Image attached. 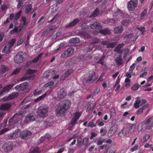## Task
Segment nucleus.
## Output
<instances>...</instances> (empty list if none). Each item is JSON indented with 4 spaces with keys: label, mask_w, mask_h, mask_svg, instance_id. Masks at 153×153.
I'll use <instances>...</instances> for the list:
<instances>
[{
    "label": "nucleus",
    "mask_w": 153,
    "mask_h": 153,
    "mask_svg": "<svg viewBox=\"0 0 153 153\" xmlns=\"http://www.w3.org/2000/svg\"><path fill=\"white\" fill-rule=\"evenodd\" d=\"M40 148L39 147H36L33 150H30L29 153H40Z\"/></svg>",
    "instance_id": "58836bf2"
},
{
    "label": "nucleus",
    "mask_w": 153,
    "mask_h": 153,
    "mask_svg": "<svg viewBox=\"0 0 153 153\" xmlns=\"http://www.w3.org/2000/svg\"><path fill=\"white\" fill-rule=\"evenodd\" d=\"M52 124L51 122H49L47 121H45L43 123V125L46 128L50 126Z\"/></svg>",
    "instance_id": "052dcab7"
},
{
    "label": "nucleus",
    "mask_w": 153,
    "mask_h": 153,
    "mask_svg": "<svg viewBox=\"0 0 153 153\" xmlns=\"http://www.w3.org/2000/svg\"><path fill=\"white\" fill-rule=\"evenodd\" d=\"M97 74L95 72L90 74L88 78H85L82 81L83 85L88 86V84H91L94 81L98 78Z\"/></svg>",
    "instance_id": "7ed1b4c3"
},
{
    "label": "nucleus",
    "mask_w": 153,
    "mask_h": 153,
    "mask_svg": "<svg viewBox=\"0 0 153 153\" xmlns=\"http://www.w3.org/2000/svg\"><path fill=\"white\" fill-rule=\"evenodd\" d=\"M43 54V53H41L39 54L38 56L36 57L32 61V62L33 63H36L42 57V55Z\"/></svg>",
    "instance_id": "f704fd0d"
},
{
    "label": "nucleus",
    "mask_w": 153,
    "mask_h": 153,
    "mask_svg": "<svg viewBox=\"0 0 153 153\" xmlns=\"http://www.w3.org/2000/svg\"><path fill=\"white\" fill-rule=\"evenodd\" d=\"M22 12V10H21L15 14L14 18V20L15 21H17L19 19L21 14Z\"/></svg>",
    "instance_id": "a19ab883"
},
{
    "label": "nucleus",
    "mask_w": 153,
    "mask_h": 153,
    "mask_svg": "<svg viewBox=\"0 0 153 153\" xmlns=\"http://www.w3.org/2000/svg\"><path fill=\"white\" fill-rule=\"evenodd\" d=\"M33 105V104L32 103H30L27 105H24V106L22 107L21 108L22 109H24L27 108H30Z\"/></svg>",
    "instance_id": "864d4df0"
},
{
    "label": "nucleus",
    "mask_w": 153,
    "mask_h": 153,
    "mask_svg": "<svg viewBox=\"0 0 153 153\" xmlns=\"http://www.w3.org/2000/svg\"><path fill=\"white\" fill-rule=\"evenodd\" d=\"M37 71V70H32L31 69H28L27 70V73L29 74H32L35 73H36Z\"/></svg>",
    "instance_id": "13d9d810"
},
{
    "label": "nucleus",
    "mask_w": 153,
    "mask_h": 153,
    "mask_svg": "<svg viewBox=\"0 0 153 153\" xmlns=\"http://www.w3.org/2000/svg\"><path fill=\"white\" fill-rule=\"evenodd\" d=\"M82 139L80 137L77 139V145L78 146H80L82 145L83 144L82 141Z\"/></svg>",
    "instance_id": "09e8293b"
},
{
    "label": "nucleus",
    "mask_w": 153,
    "mask_h": 153,
    "mask_svg": "<svg viewBox=\"0 0 153 153\" xmlns=\"http://www.w3.org/2000/svg\"><path fill=\"white\" fill-rule=\"evenodd\" d=\"M100 90V89L98 88H96V89L94 90V94L93 95L92 97L93 98L95 96H96L97 94L99 92Z\"/></svg>",
    "instance_id": "69168bd1"
},
{
    "label": "nucleus",
    "mask_w": 153,
    "mask_h": 153,
    "mask_svg": "<svg viewBox=\"0 0 153 153\" xmlns=\"http://www.w3.org/2000/svg\"><path fill=\"white\" fill-rule=\"evenodd\" d=\"M42 90L37 91V90L36 89L33 91V94L34 96H36L42 93Z\"/></svg>",
    "instance_id": "4d7b16f0"
},
{
    "label": "nucleus",
    "mask_w": 153,
    "mask_h": 153,
    "mask_svg": "<svg viewBox=\"0 0 153 153\" xmlns=\"http://www.w3.org/2000/svg\"><path fill=\"white\" fill-rule=\"evenodd\" d=\"M66 91L65 88H62L58 91L57 96L60 99H63L66 96Z\"/></svg>",
    "instance_id": "a211bd4d"
},
{
    "label": "nucleus",
    "mask_w": 153,
    "mask_h": 153,
    "mask_svg": "<svg viewBox=\"0 0 153 153\" xmlns=\"http://www.w3.org/2000/svg\"><path fill=\"white\" fill-rule=\"evenodd\" d=\"M97 144L98 145H102L103 142L105 141V139H102V138H99L97 140Z\"/></svg>",
    "instance_id": "49530a36"
},
{
    "label": "nucleus",
    "mask_w": 153,
    "mask_h": 153,
    "mask_svg": "<svg viewBox=\"0 0 153 153\" xmlns=\"http://www.w3.org/2000/svg\"><path fill=\"white\" fill-rule=\"evenodd\" d=\"M115 61L116 63L118 65H120L122 64L123 60L121 57H119L116 59Z\"/></svg>",
    "instance_id": "c03bdc74"
},
{
    "label": "nucleus",
    "mask_w": 153,
    "mask_h": 153,
    "mask_svg": "<svg viewBox=\"0 0 153 153\" xmlns=\"http://www.w3.org/2000/svg\"><path fill=\"white\" fill-rule=\"evenodd\" d=\"M25 39L23 38H21L17 42V46H19L21 45L24 41Z\"/></svg>",
    "instance_id": "e2e57ef3"
},
{
    "label": "nucleus",
    "mask_w": 153,
    "mask_h": 153,
    "mask_svg": "<svg viewBox=\"0 0 153 153\" xmlns=\"http://www.w3.org/2000/svg\"><path fill=\"white\" fill-rule=\"evenodd\" d=\"M82 29L83 30L86 28H88V26L86 25V24L85 23H83L81 25Z\"/></svg>",
    "instance_id": "0e129e2a"
},
{
    "label": "nucleus",
    "mask_w": 153,
    "mask_h": 153,
    "mask_svg": "<svg viewBox=\"0 0 153 153\" xmlns=\"http://www.w3.org/2000/svg\"><path fill=\"white\" fill-rule=\"evenodd\" d=\"M102 42L100 41L99 39L96 38L93 40L92 42H91V44L93 45V44H97L99 43H101Z\"/></svg>",
    "instance_id": "de8ad7c7"
},
{
    "label": "nucleus",
    "mask_w": 153,
    "mask_h": 153,
    "mask_svg": "<svg viewBox=\"0 0 153 153\" xmlns=\"http://www.w3.org/2000/svg\"><path fill=\"white\" fill-rule=\"evenodd\" d=\"M137 0H131L128 2V8L130 10H132L137 7Z\"/></svg>",
    "instance_id": "4468645a"
},
{
    "label": "nucleus",
    "mask_w": 153,
    "mask_h": 153,
    "mask_svg": "<svg viewBox=\"0 0 153 153\" xmlns=\"http://www.w3.org/2000/svg\"><path fill=\"white\" fill-rule=\"evenodd\" d=\"M35 120V115L34 113H29L27 116H25V123L26 124L28 123L29 122L34 121Z\"/></svg>",
    "instance_id": "f8f14e48"
},
{
    "label": "nucleus",
    "mask_w": 153,
    "mask_h": 153,
    "mask_svg": "<svg viewBox=\"0 0 153 153\" xmlns=\"http://www.w3.org/2000/svg\"><path fill=\"white\" fill-rule=\"evenodd\" d=\"M94 47V45L92 44H90L86 47L84 51L86 52H90Z\"/></svg>",
    "instance_id": "c756f323"
},
{
    "label": "nucleus",
    "mask_w": 153,
    "mask_h": 153,
    "mask_svg": "<svg viewBox=\"0 0 153 153\" xmlns=\"http://www.w3.org/2000/svg\"><path fill=\"white\" fill-rule=\"evenodd\" d=\"M79 35L81 36H83L85 38L88 39L90 37V36L87 33L84 31L80 32Z\"/></svg>",
    "instance_id": "473e14b6"
},
{
    "label": "nucleus",
    "mask_w": 153,
    "mask_h": 153,
    "mask_svg": "<svg viewBox=\"0 0 153 153\" xmlns=\"http://www.w3.org/2000/svg\"><path fill=\"white\" fill-rule=\"evenodd\" d=\"M124 44L122 43L118 44L116 47L115 49V51L118 53H122L121 48L123 47Z\"/></svg>",
    "instance_id": "5701e85b"
},
{
    "label": "nucleus",
    "mask_w": 153,
    "mask_h": 153,
    "mask_svg": "<svg viewBox=\"0 0 153 153\" xmlns=\"http://www.w3.org/2000/svg\"><path fill=\"white\" fill-rule=\"evenodd\" d=\"M21 134V130L19 129L16 130L14 133L8 136L9 138L11 139H14L19 137Z\"/></svg>",
    "instance_id": "dca6fc26"
},
{
    "label": "nucleus",
    "mask_w": 153,
    "mask_h": 153,
    "mask_svg": "<svg viewBox=\"0 0 153 153\" xmlns=\"http://www.w3.org/2000/svg\"><path fill=\"white\" fill-rule=\"evenodd\" d=\"M123 30L122 26H119L114 28V32L116 33H122Z\"/></svg>",
    "instance_id": "393cba45"
},
{
    "label": "nucleus",
    "mask_w": 153,
    "mask_h": 153,
    "mask_svg": "<svg viewBox=\"0 0 153 153\" xmlns=\"http://www.w3.org/2000/svg\"><path fill=\"white\" fill-rule=\"evenodd\" d=\"M90 57L88 54L80 55L79 58L80 60L82 61H85L88 60L90 59Z\"/></svg>",
    "instance_id": "cd10ccee"
},
{
    "label": "nucleus",
    "mask_w": 153,
    "mask_h": 153,
    "mask_svg": "<svg viewBox=\"0 0 153 153\" xmlns=\"http://www.w3.org/2000/svg\"><path fill=\"white\" fill-rule=\"evenodd\" d=\"M80 42V39L79 38L75 37L69 40L70 43L77 44Z\"/></svg>",
    "instance_id": "c85d7f7f"
},
{
    "label": "nucleus",
    "mask_w": 153,
    "mask_h": 153,
    "mask_svg": "<svg viewBox=\"0 0 153 153\" xmlns=\"http://www.w3.org/2000/svg\"><path fill=\"white\" fill-rule=\"evenodd\" d=\"M9 69L7 66L2 65L0 67V72L1 74L4 73L9 70Z\"/></svg>",
    "instance_id": "a878e982"
},
{
    "label": "nucleus",
    "mask_w": 153,
    "mask_h": 153,
    "mask_svg": "<svg viewBox=\"0 0 153 153\" xmlns=\"http://www.w3.org/2000/svg\"><path fill=\"white\" fill-rule=\"evenodd\" d=\"M13 148V144L12 142L8 141L5 142L3 145L2 149L6 152H9Z\"/></svg>",
    "instance_id": "6e6552de"
},
{
    "label": "nucleus",
    "mask_w": 153,
    "mask_h": 153,
    "mask_svg": "<svg viewBox=\"0 0 153 153\" xmlns=\"http://www.w3.org/2000/svg\"><path fill=\"white\" fill-rule=\"evenodd\" d=\"M64 43L63 42L61 43L59 45V48L56 50H54L53 52H55L56 51L59 50L62 47L64 46Z\"/></svg>",
    "instance_id": "bf43d9fd"
},
{
    "label": "nucleus",
    "mask_w": 153,
    "mask_h": 153,
    "mask_svg": "<svg viewBox=\"0 0 153 153\" xmlns=\"http://www.w3.org/2000/svg\"><path fill=\"white\" fill-rule=\"evenodd\" d=\"M23 113V111H21L19 113L15 114L13 117L9 119V122L12 123L14 124L17 123L19 121V117L22 115Z\"/></svg>",
    "instance_id": "0eeeda50"
},
{
    "label": "nucleus",
    "mask_w": 153,
    "mask_h": 153,
    "mask_svg": "<svg viewBox=\"0 0 153 153\" xmlns=\"http://www.w3.org/2000/svg\"><path fill=\"white\" fill-rule=\"evenodd\" d=\"M21 20L23 22V24L22 25H23V27L25 28L26 26L28 24V22L26 21V19L25 17L22 16L21 18Z\"/></svg>",
    "instance_id": "4c0bfd02"
},
{
    "label": "nucleus",
    "mask_w": 153,
    "mask_h": 153,
    "mask_svg": "<svg viewBox=\"0 0 153 153\" xmlns=\"http://www.w3.org/2000/svg\"><path fill=\"white\" fill-rule=\"evenodd\" d=\"M12 104L11 103L7 102L2 104L0 106V110L8 111L11 109Z\"/></svg>",
    "instance_id": "2eb2a0df"
},
{
    "label": "nucleus",
    "mask_w": 153,
    "mask_h": 153,
    "mask_svg": "<svg viewBox=\"0 0 153 153\" xmlns=\"http://www.w3.org/2000/svg\"><path fill=\"white\" fill-rule=\"evenodd\" d=\"M11 48H10V46L8 45L4 46V49L2 51V52L4 53H7L9 52Z\"/></svg>",
    "instance_id": "37998d69"
},
{
    "label": "nucleus",
    "mask_w": 153,
    "mask_h": 153,
    "mask_svg": "<svg viewBox=\"0 0 153 153\" xmlns=\"http://www.w3.org/2000/svg\"><path fill=\"white\" fill-rule=\"evenodd\" d=\"M80 21V20L78 18L74 19L73 21L68 24H66L65 26V27L67 28H70L75 26Z\"/></svg>",
    "instance_id": "6ab92c4d"
},
{
    "label": "nucleus",
    "mask_w": 153,
    "mask_h": 153,
    "mask_svg": "<svg viewBox=\"0 0 153 153\" xmlns=\"http://www.w3.org/2000/svg\"><path fill=\"white\" fill-rule=\"evenodd\" d=\"M150 136L149 134H147L143 136V138L141 140L142 143H144L147 141V140L149 138Z\"/></svg>",
    "instance_id": "79ce46f5"
},
{
    "label": "nucleus",
    "mask_w": 153,
    "mask_h": 153,
    "mask_svg": "<svg viewBox=\"0 0 153 153\" xmlns=\"http://www.w3.org/2000/svg\"><path fill=\"white\" fill-rule=\"evenodd\" d=\"M136 126V124H131L129 128L128 132L130 133L133 132Z\"/></svg>",
    "instance_id": "72a5a7b5"
},
{
    "label": "nucleus",
    "mask_w": 153,
    "mask_h": 153,
    "mask_svg": "<svg viewBox=\"0 0 153 153\" xmlns=\"http://www.w3.org/2000/svg\"><path fill=\"white\" fill-rule=\"evenodd\" d=\"M117 129L116 126H114L111 127L108 132V135L110 136L113 135Z\"/></svg>",
    "instance_id": "4be33fe9"
},
{
    "label": "nucleus",
    "mask_w": 153,
    "mask_h": 153,
    "mask_svg": "<svg viewBox=\"0 0 153 153\" xmlns=\"http://www.w3.org/2000/svg\"><path fill=\"white\" fill-rule=\"evenodd\" d=\"M30 96H28L26 97L23 100V101L21 102L20 105H23L24 103H26L27 102L30 100Z\"/></svg>",
    "instance_id": "8fccbe9b"
},
{
    "label": "nucleus",
    "mask_w": 153,
    "mask_h": 153,
    "mask_svg": "<svg viewBox=\"0 0 153 153\" xmlns=\"http://www.w3.org/2000/svg\"><path fill=\"white\" fill-rule=\"evenodd\" d=\"M32 134L31 132L28 130H25L21 132V138L24 140L30 138Z\"/></svg>",
    "instance_id": "ddd939ff"
},
{
    "label": "nucleus",
    "mask_w": 153,
    "mask_h": 153,
    "mask_svg": "<svg viewBox=\"0 0 153 153\" xmlns=\"http://www.w3.org/2000/svg\"><path fill=\"white\" fill-rule=\"evenodd\" d=\"M54 84V82L52 81H51L45 84L44 85V87L45 88L48 87L49 88H51L53 85Z\"/></svg>",
    "instance_id": "2f4dec72"
},
{
    "label": "nucleus",
    "mask_w": 153,
    "mask_h": 153,
    "mask_svg": "<svg viewBox=\"0 0 153 153\" xmlns=\"http://www.w3.org/2000/svg\"><path fill=\"white\" fill-rule=\"evenodd\" d=\"M105 58V55H103L101 57L100 59L98 60L97 63L98 64H101L102 65H103Z\"/></svg>",
    "instance_id": "ea45409f"
},
{
    "label": "nucleus",
    "mask_w": 153,
    "mask_h": 153,
    "mask_svg": "<svg viewBox=\"0 0 153 153\" xmlns=\"http://www.w3.org/2000/svg\"><path fill=\"white\" fill-rule=\"evenodd\" d=\"M140 100H137L135 101L134 104V107L135 108H139V105H140Z\"/></svg>",
    "instance_id": "3c124183"
},
{
    "label": "nucleus",
    "mask_w": 153,
    "mask_h": 153,
    "mask_svg": "<svg viewBox=\"0 0 153 153\" xmlns=\"http://www.w3.org/2000/svg\"><path fill=\"white\" fill-rule=\"evenodd\" d=\"M71 103L70 101L67 99L60 101L56 107L55 112L58 117H63L65 114L70 107Z\"/></svg>",
    "instance_id": "f257e3e1"
},
{
    "label": "nucleus",
    "mask_w": 153,
    "mask_h": 153,
    "mask_svg": "<svg viewBox=\"0 0 153 153\" xmlns=\"http://www.w3.org/2000/svg\"><path fill=\"white\" fill-rule=\"evenodd\" d=\"M27 59L26 54L24 52H20L14 57L15 62L19 64L25 62Z\"/></svg>",
    "instance_id": "20e7f679"
},
{
    "label": "nucleus",
    "mask_w": 153,
    "mask_h": 153,
    "mask_svg": "<svg viewBox=\"0 0 153 153\" xmlns=\"http://www.w3.org/2000/svg\"><path fill=\"white\" fill-rule=\"evenodd\" d=\"M101 44L104 45H106L107 48H113L116 45V43L115 42L110 43L108 41H102Z\"/></svg>",
    "instance_id": "f3484780"
},
{
    "label": "nucleus",
    "mask_w": 153,
    "mask_h": 153,
    "mask_svg": "<svg viewBox=\"0 0 153 153\" xmlns=\"http://www.w3.org/2000/svg\"><path fill=\"white\" fill-rule=\"evenodd\" d=\"M56 27V26L54 25H51L47 29L45 30V31L47 32H51Z\"/></svg>",
    "instance_id": "603ef678"
},
{
    "label": "nucleus",
    "mask_w": 153,
    "mask_h": 153,
    "mask_svg": "<svg viewBox=\"0 0 153 153\" xmlns=\"http://www.w3.org/2000/svg\"><path fill=\"white\" fill-rule=\"evenodd\" d=\"M14 86L13 84H9L7 85L4 87L3 88L4 90L5 91V92L8 91L12 88Z\"/></svg>",
    "instance_id": "c9c22d12"
},
{
    "label": "nucleus",
    "mask_w": 153,
    "mask_h": 153,
    "mask_svg": "<svg viewBox=\"0 0 153 153\" xmlns=\"http://www.w3.org/2000/svg\"><path fill=\"white\" fill-rule=\"evenodd\" d=\"M99 10L98 8H97L94 10V11L89 16V17L93 18L94 17L97 16L99 14Z\"/></svg>",
    "instance_id": "7c9ffc66"
},
{
    "label": "nucleus",
    "mask_w": 153,
    "mask_h": 153,
    "mask_svg": "<svg viewBox=\"0 0 153 153\" xmlns=\"http://www.w3.org/2000/svg\"><path fill=\"white\" fill-rule=\"evenodd\" d=\"M32 9V5L31 4H29L27 5L25 7V13L26 14H28Z\"/></svg>",
    "instance_id": "bb28decb"
},
{
    "label": "nucleus",
    "mask_w": 153,
    "mask_h": 153,
    "mask_svg": "<svg viewBox=\"0 0 153 153\" xmlns=\"http://www.w3.org/2000/svg\"><path fill=\"white\" fill-rule=\"evenodd\" d=\"M48 107L46 106H41L38 108V113L41 117H44L48 113Z\"/></svg>",
    "instance_id": "39448f33"
},
{
    "label": "nucleus",
    "mask_w": 153,
    "mask_h": 153,
    "mask_svg": "<svg viewBox=\"0 0 153 153\" xmlns=\"http://www.w3.org/2000/svg\"><path fill=\"white\" fill-rule=\"evenodd\" d=\"M153 127V116L149 117L145 121L141 122L139 125L137 131L138 132L141 131L143 128H144L145 130H149L152 129Z\"/></svg>",
    "instance_id": "f03ea898"
},
{
    "label": "nucleus",
    "mask_w": 153,
    "mask_h": 153,
    "mask_svg": "<svg viewBox=\"0 0 153 153\" xmlns=\"http://www.w3.org/2000/svg\"><path fill=\"white\" fill-rule=\"evenodd\" d=\"M135 68V64L133 63L131 65L129 68V72L130 73H132L133 70Z\"/></svg>",
    "instance_id": "680f3d73"
},
{
    "label": "nucleus",
    "mask_w": 153,
    "mask_h": 153,
    "mask_svg": "<svg viewBox=\"0 0 153 153\" xmlns=\"http://www.w3.org/2000/svg\"><path fill=\"white\" fill-rule=\"evenodd\" d=\"M129 22L127 20H124L122 22V24L123 26H126L129 23Z\"/></svg>",
    "instance_id": "338daca9"
},
{
    "label": "nucleus",
    "mask_w": 153,
    "mask_h": 153,
    "mask_svg": "<svg viewBox=\"0 0 153 153\" xmlns=\"http://www.w3.org/2000/svg\"><path fill=\"white\" fill-rule=\"evenodd\" d=\"M140 86V85L138 84H135L134 86L131 87V89L132 90L136 91L139 88Z\"/></svg>",
    "instance_id": "6e6d98bb"
},
{
    "label": "nucleus",
    "mask_w": 153,
    "mask_h": 153,
    "mask_svg": "<svg viewBox=\"0 0 153 153\" xmlns=\"http://www.w3.org/2000/svg\"><path fill=\"white\" fill-rule=\"evenodd\" d=\"M47 95V93H45L44 94L40 96L36 99L34 100V102H37L38 101L42 100L43 99L45 98Z\"/></svg>",
    "instance_id": "e433bc0d"
},
{
    "label": "nucleus",
    "mask_w": 153,
    "mask_h": 153,
    "mask_svg": "<svg viewBox=\"0 0 153 153\" xmlns=\"http://www.w3.org/2000/svg\"><path fill=\"white\" fill-rule=\"evenodd\" d=\"M99 33L103 35L110 34L111 30L108 28H105L103 29H101L99 31Z\"/></svg>",
    "instance_id": "b1692460"
},
{
    "label": "nucleus",
    "mask_w": 153,
    "mask_h": 153,
    "mask_svg": "<svg viewBox=\"0 0 153 153\" xmlns=\"http://www.w3.org/2000/svg\"><path fill=\"white\" fill-rule=\"evenodd\" d=\"M28 86V83L26 82H24L19 85H16L15 88L16 90L18 91H23L26 89Z\"/></svg>",
    "instance_id": "9b49d317"
},
{
    "label": "nucleus",
    "mask_w": 153,
    "mask_h": 153,
    "mask_svg": "<svg viewBox=\"0 0 153 153\" xmlns=\"http://www.w3.org/2000/svg\"><path fill=\"white\" fill-rule=\"evenodd\" d=\"M74 49L73 48H68L61 54V57L64 59L72 55L74 52Z\"/></svg>",
    "instance_id": "1a4fd4ad"
},
{
    "label": "nucleus",
    "mask_w": 153,
    "mask_h": 153,
    "mask_svg": "<svg viewBox=\"0 0 153 153\" xmlns=\"http://www.w3.org/2000/svg\"><path fill=\"white\" fill-rule=\"evenodd\" d=\"M107 132L106 130L104 129L103 128H102L100 130V133L101 134V135L102 136H105Z\"/></svg>",
    "instance_id": "5fc2aeb1"
},
{
    "label": "nucleus",
    "mask_w": 153,
    "mask_h": 153,
    "mask_svg": "<svg viewBox=\"0 0 153 153\" xmlns=\"http://www.w3.org/2000/svg\"><path fill=\"white\" fill-rule=\"evenodd\" d=\"M23 1L22 0H19L18 1V2L17 5V8L19 9L20 8L21 6L23 4Z\"/></svg>",
    "instance_id": "774afa93"
},
{
    "label": "nucleus",
    "mask_w": 153,
    "mask_h": 153,
    "mask_svg": "<svg viewBox=\"0 0 153 153\" xmlns=\"http://www.w3.org/2000/svg\"><path fill=\"white\" fill-rule=\"evenodd\" d=\"M73 72V71L71 69L68 70L67 71H66L64 73L62 74L60 77L61 79L62 80H64L67 79Z\"/></svg>",
    "instance_id": "aec40b11"
},
{
    "label": "nucleus",
    "mask_w": 153,
    "mask_h": 153,
    "mask_svg": "<svg viewBox=\"0 0 153 153\" xmlns=\"http://www.w3.org/2000/svg\"><path fill=\"white\" fill-rule=\"evenodd\" d=\"M81 113L79 111H76L74 113L70 123L71 125L74 126L77 124V121L79 118L81 116Z\"/></svg>",
    "instance_id": "423d86ee"
},
{
    "label": "nucleus",
    "mask_w": 153,
    "mask_h": 153,
    "mask_svg": "<svg viewBox=\"0 0 153 153\" xmlns=\"http://www.w3.org/2000/svg\"><path fill=\"white\" fill-rule=\"evenodd\" d=\"M16 39L13 38L8 42V45L10 46V48H11L13 45L14 43L16 42Z\"/></svg>",
    "instance_id": "a18cd8bd"
},
{
    "label": "nucleus",
    "mask_w": 153,
    "mask_h": 153,
    "mask_svg": "<svg viewBox=\"0 0 153 153\" xmlns=\"http://www.w3.org/2000/svg\"><path fill=\"white\" fill-rule=\"evenodd\" d=\"M90 27L92 29H101L102 28L101 24L97 22H95L91 24L90 26Z\"/></svg>",
    "instance_id": "412c9836"
},
{
    "label": "nucleus",
    "mask_w": 153,
    "mask_h": 153,
    "mask_svg": "<svg viewBox=\"0 0 153 153\" xmlns=\"http://www.w3.org/2000/svg\"><path fill=\"white\" fill-rule=\"evenodd\" d=\"M19 95V94L18 92H13L11 94L9 95L8 96H5L3 98L2 100L3 101H7L17 97Z\"/></svg>",
    "instance_id": "9d476101"
}]
</instances>
